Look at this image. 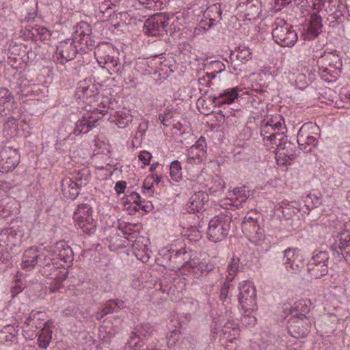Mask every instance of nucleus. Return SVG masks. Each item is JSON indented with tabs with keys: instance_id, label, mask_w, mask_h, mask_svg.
Returning <instances> with one entry per match:
<instances>
[{
	"instance_id": "nucleus-1",
	"label": "nucleus",
	"mask_w": 350,
	"mask_h": 350,
	"mask_svg": "<svg viewBox=\"0 0 350 350\" xmlns=\"http://www.w3.org/2000/svg\"><path fill=\"white\" fill-rule=\"evenodd\" d=\"M156 333L154 325L146 323H141L133 329L127 345L131 348L139 347V350L155 347L158 342L154 338Z\"/></svg>"
},
{
	"instance_id": "nucleus-2",
	"label": "nucleus",
	"mask_w": 350,
	"mask_h": 350,
	"mask_svg": "<svg viewBox=\"0 0 350 350\" xmlns=\"http://www.w3.org/2000/svg\"><path fill=\"white\" fill-rule=\"evenodd\" d=\"M116 54L114 49L108 44L97 46L94 51L98 64L101 67L106 68L111 75L114 73H121L122 65L118 57H116Z\"/></svg>"
},
{
	"instance_id": "nucleus-3",
	"label": "nucleus",
	"mask_w": 350,
	"mask_h": 350,
	"mask_svg": "<svg viewBox=\"0 0 350 350\" xmlns=\"http://www.w3.org/2000/svg\"><path fill=\"white\" fill-rule=\"evenodd\" d=\"M231 217L227 215H219L212 218L207 229L208 239L215 243L224 240L230 229Z\"/></svg>"
},
{
	"instance_id": "nucleus-4",
	"label": "nucleus",
	"mask_w": 350,
	"mask_h": 350,
	"mask_svg": "<svg viewBox=\"0 0 350 350\" xmlns=\"http://www.w3.org/2000/svg\"><path fill=\"white\" fill-rule=\"evenodd\" d=\"M319 128L317 124L307 122L302 125L297 133V144L301 150L310 152L318 144Z\"/></svg>"
},
{
	"instance_id": "nucleus-5",
	"label": "nucleus",
	"mask_w": 350,
	"mask_h": 350,
	"mask_svg": "<svg viewBox=\"0 0 350 350\" xmlns=\"http://www.w3.org/2000/svg\"><path fill=\"white\" fill-rule=\"evenodd\" d=\"M272 36L275 42L282 47H291L297 41V34L293 27L283 20L275 23Z\"/></svg>"
},
{
	"instance_id": "nucleus-6",
	"label": "nucleus",
	"mask_w": 350,
	"mask_h": 350,
	"mask_svg": "<svg viewBox=\"0 0 350 350\" xmlns=\"http://www.w3.org/2000/svg\"><path fill=\"white\" fill-rule=\"evenodd\" d=\"M92 207L88 204H81L73 214L75 225L87 234L96 231V224L92 215Z\"/></svg>"
},
{
	"instance_id": "nucleus-7",
	"label": "nucleus",
	"mask_w": 350,
	"mask_h": 350,
	"mask_svg": "<svg viewBox=\"0 0 350 350\" xmlns=\"http://www.w3.org/2000/svg\"><path fill=\"white\" fill-rule=\"evenodd\" d=\"M301 310V312L295 314H293L292 310L291 311L293 318L289 321L288 332L293 338H298L306 336L311 326V323L308 317L303 313L308 311V308L306 306Z\"/></svg>"
},
{
	"instance_id": "nucleus-8",
	"label": "nucleus",
	"mask_w": 350,
	"mask_h": 350,
	"mask_svg": "<svg viewBox=\"0 0 350 350\" xmlns=\"http://www.w3.org/2000/svg\"><path fill=\"white\" fill-rule=\"evenodd\" d=\"M238 300L243 310L245 312L256 309V290L250 282L243 281L239 286Z\"/></svg>"
},
{
	"instance_id": "nucleus-9",
	"label": "nucleus",
	"mask_w": 350,
	"mask_h": 350,
	"mask_svg": "<svg viewBox=\"0 0 350 350\" xmlns=\"http://www.w3.org/2000/svg\"><path fill=\"white\" fill-rule=\"evenodd\" d=\"M282 262L287 271L297 274L304 267L303 256L297 249L288 248L283 252Z\"/></svg>"
},
{
	"instance_id": "nucleus-10",
	"label": "nucleus",
	"mask_w": 350,
	"mask_h": 350,
	"mask_svg": "<svg viewBox=\"0 0 350 350\" xmlns=\"http://www.w3.org/2000/svg\"><path fill=\"white\" fill-rule=\"evenodd\" d=\"M77 42L75 39L68 38L59 43L57 46L55 57L61 64L75 59L78 53Z\"/></svg>"
},
{
	"instance_id": "nucleus-11",
	"label": "nucleus",
	"mask_w": 350,
	"mask_h": 350,
	"mask_svg": "<svg viewBox=\"0 0 350 350\" xmlns=\"http://www.w3.org/2000/svg\"><path fill=\"white\" fill-rule=\"evenodd\" d=\"M20 155L16 149L5 147L0 151V172L7 173L18 165Z\"/></svg>"
},
{
	"instance_id": "nucleus-12",
	"label": "nucleus",
	"mask_w": 350,
	"mask_h": 350,
	"mask_svg": "<svg viewBox=\"0 0 350 350\" xmlns=\"http://www.w3.org/2000/svg\"><path fill=\"white\" fill-rule=\"evenodd\" d=\"M169 25V18L162 14H156L149 17L144 23L146 34L156 36Z\"/></svg>"
},
{
	"instance_id": "nucleus-13",
	"label": "nucleus",
	"mask_w": 350,
	"mask_h": 350,
	"mask_svg": "<svg viewBox=\"0 0 350 350\" xmlns=\"http://www.w3.org/2000/svg\"><path fill=\"white\" fill-rule=\"evenodd\" d=\"M206 158V144L205 138L200 137L195 144L188 150L187 163L189 164H200Z\"/></svg>"
},
{
	"instance_id": "nucleus-14",
	"label": "nucleus",
	"mask_w": 350,
	"mask_h": 350,
	"mask_svg": "<svg viewBox=\"0 0 350 350\" xmlns=\"http://www.w3.org/2000/svg\"><path fill=\"white\" fill-rule=\"evenodd\" d=\"M22 230L20 228H5L0 232V246L5 247L7 250L18 245L23 236Z\"/></svg>"
},
{
	"instance_id": "nucleus-15",
	"label": "nucleus",
	"mask_w": 350,
	"mask_h": 350,
	"mask_svg": "<svg viewBox=\"0 0 350 350\" xmlns=\"http://www.w3.org/2000/svg\"><path fill=\"white\" fill-rule=\"evenodd\" d=\"M295 157L296 147L294 144L286 140L284 144H279V150L275 152V159L278 164H290Z\"/></svg>"
},
{
	"instance_id": "nucleus-16",
	"label": "nucleus",
	"mask_w": 350,
	"mask_h": 350,
	"mask_svg": "<svg viewBox=\"0 0 350 350\" xmlns=\"http://www.w3.org/2000/svg\"><path fill=\"white\" fill-rule=\"evenodd\" d=\"M51 256L57 257L63 262V266H70L74 258L72 248L64 241H59L51 247Z\"/></svg>"
},
{
	"instance_id": "nucleus-17",
	"label": "nucleus",
	"mask_w": 350,
	"mask_h": 350,
	"mask_svg": "<svg viewBox=\"0 0 350 350\" xmlns=\"http://www.w3.org/2000/svg\"><path fill=\"white\" fill-rule=\"evenodd\" d=\"M92 28L85 22H81L77 27L73 39L80 44L87 47L93 46L95 41L92 38Z\"/></svg>"
},
{
	"instance_id": "nucleus-18",
	"label": "nucleus",
	"mask_w": 350,
	"mask_h": 350,
	"mask_svg": "<svg viewBox=\"0 0 350 350\" xmlns=\"http://www.w3.org/2000/svg\"><path fill=\"white\" fill-rule=\"evenodd\" d=\"M286 130L284 124V120L281 116H277L271 118L260 128V135L263 138L264 144L268 139L269 135H271L276 131Z\"/></svg>"
},
{
	"instance_id": "nucleus-19",
	"label": "nucleus",
	"mask_w": 350,
	"mask_h": 350,
	"mask_svg": "<svg viewBox=\"0 0 350 350\" xmlns=\"http://www.w3.org/2000/svg\"><path fill=\"white\" fill-rule=\"evenodd\" d=\"M240 91L241 89L236 87L225 90L223 92L214 94L210 97L212 99L213 103L215 105L220 106L224 104H231L238 98L239 92Z\"/></svg>"
},
{
	"instance_id": "nucleus-20",
	"label": "nucleus",
	"mask_w": 350,
	"mask_h": 350,
	"mask_svg": "<svg viewBox=\"0 0 350 350\" xmlns=\"http://www.w3.org/2000/svg\"><path fill=\"white\" fill-rule=\"evenodd\" d=\"M208 200V195L200 191L192 195L187 204V210L189 213L200 212L204 209V206Z\"/></svg>"
},
{
	"instance_id": "nucleus-21",
	"label": "nucleus",
	"mask_w": 350,
	"mask_h": 350,
	"mask_svg": "<svg viewBox=\"0 0 350 350\" xmlns=\"http://www.w3.org/2000/svg\"><path fill=\"white\" fill-rule=\"evenodd\" d=\"M321 21L322 18L319 15L314 14L311 16L309 24L304 28L303 36L305 40H312L318 36L322 27Z\"/></svg>"
},
{
	"instance_id": "nucleus-22",
	"label": "nucleus",
	"mask_w": 350,
	"mask_h": 350,
	"mask_svg": "<svg viewBox=\"0 0 350 350\" xmlns=\"http://www.w3.org/2000/svg\"><path fill=\"white\" fill-rule=\"evenodd\" d=\"M61 187L63 196L72 200H75L79 195L81 188L70 177H65L62 180Z\"/></svg>"
},
{
	"instance_id": "nucleus-23",
	"label": "nucleus",
	"mask_w": 350,
	"mask_h": 350,
	"mask_svg": "<svg viewBox=\"0 0 350 350\" xmlns=\"http://www.w3.org/2000/svg\"><path fill=\"white\" fill-rule=\"evenodd\" d=\"M334 57L336 61L334 64H329L330 68L322 67L320 68L321 77L327 82L336 81L341 72L342 62L337 56Z\"/></svg>"
},
{
	"instance_id": "nucleus-24",
	"label": "nucleus",
	"mask_w": 350,
	"mask_h": 350,
	"mask_svg": "<svg viewBox=\"0 0 350 350\" xmlns=\"http://www.w3.org/2000/svg\"><path fill=\"white\" fill-rule=\"evenodd\" d=\"M178 266H181L183 269L191 272L196 278H199L204 274V267L205 265L200 262L198 258H191L189 255L184 262L180 261Z\"/></svg>"
},
{
	"instance_id": "nucleus-25",
	"label": "nucleus",
	"mask_w": 350,
	"mask_h": 350,
	"mask_svg": "<svg viewBox=\"0 0 350 350\" xmlns=\"http://www.w3.org/2000/svg\"><path fill=\"white\" fill-rule=\"evenodd\" d=\"M38 250L36 247L26 250L22 257L21 268L25 271L32 270L38 265Z\"/></svg>"
},
{
	"instance_id": "nucleus-26",
	"label": "nucleus",
	"mask_w": 350,
	"mask_h": 350,
	"mask_svg": "<svg viewBox=\"0 0 350 350\" xmlns=\"http://www.w3.org/2000/svg\"><path fill=\"white\" fill-rule=\"evenodd\" d=\"M13 105V97L9 90L5 88L0 90V116L5 117L11 115Z\"/></svg>"
},
{
	"instance_id": "nucleus-27",
	"label": "nucleus",
	"mask_w": 350,
	"mask_h": 350,
	"mask_svg": "<svg viewBox=\"0 0 350 350\" xmlns=\"http://www.w3.org/2000/svg\"><path fill=\"white\" fill-rule=\"evenodd\" d=\"M41 274L46 278L53 280L49 287L51 293H55L58 291L62 286V282H64L68 276L67 272L60 271L57 273H48L44 269L41 271Z\"/></svg>"
},
{
	"instance_id": "nucleus-28",
	"label": "nucleus",
	"mask_w": 350,
	"mask_h": 350,
	"mask_svg": "<svg viewBox=\"0 0 350 350\" xmlns=\"http://www.w3.org/2000/svg\"><path fill=\"white\" fill-rule=\"evenodd\" d=\"M285 131H276L268 137V139L265 141V146L269 150L273 149V152H276L279 150V144H284L287 140V137L284 135Z\"/></svg>"
},
{
	"instance_id": "nucleus-29",
	"label": "nucleus",
	"mask_w": 350,
	"mask_h": 350,
	"mask_svg": "<svg viewBox=\"0 0 350 350\" xmlns=\"http://www.w3.org/2000/svg\"><path fill=\"white\" fill-rule=\"evenodd\" d=\"M243 5L245 15L248 20H255L258 18L261 12V3L258 0H247Z\"/></svg>"
},
{
	"instance_id": "nucleus-30",
	"label": "nucleus",
	"mask_w": 350,
	"mask_h": 350,
	"mask_svg": "<svg viewBox=\"0 0 350 350\" xmlns=\"http://www.w3.org/2000/svg\"><path fill=\"white\" fill-rule=\"evenodd\" d=\"M38 259V265L41 267L40 269V273L44 269L46 270L48 273H57L60 271L52 262L53 258L48 254L44 252L39 253Z\"/></svg>"
},
{
	"instance_id": "nucleus-31",
	"label": "nucleus",
	"mask_w": 350,
	"mask_h": 350,
	"mask_svg": "<svg viewBox=\"0 0 350 350\" xmlns=\"http://www.w3.org/2000/svg\"><path fill=\"white\" fill-rule=\"evenodd\" d=\"M189 254L185 250H172V252L168 250L167 251V253L163 255V258L170 261H173L176 265L175 267L180 269H183V267L181 266H178L179 262H184L186 260Z\"/></svg>"
},
{
	"instance_id": "nucleus-32",
	"label": "nucleus",
	"mask_w": 350,
	"mask_h": 350,
	"mask_svg": "<svg viewBox=\"0 0 350 350\" xmlns=\"http://www.w3.org/2000/svg\"><path fill=\"white\" fill-rule=\"evenodd\" d=\"M75 183H77L79 187L86 186L91 179V172L88 167H83L81 170H76L72 173L71 178Z\"/></svg>"
},
{
	"instance_id": "nucleus-33",
	"label": "nucleus",
	"mask_w": 350,
	"mask_h": 350,
	"mask_svg": "<svg viewBox=\"0 0 350 350\" xmlns=\"http://www.w3.org/2000/svg\"><path fill=\"white\" fill-rule=\"evenodd\" d=\"M94 85L90 84V81L84 80L79 82L77 88V94L79 98H90L94 95Z\"/></svg>"
},
{
	"instance_id": "nucleus-34",
	"label": "nucleus",
	"mask_w": 350,
	"mask_h": 350,
	"mask_svg": "<svg viewBox=\"0 0 350 350\" xmlns=\"http://www.w3.org/2000/svg\"><path fill=\"white\" fill-rule=\"evenodd\" d=\"M328 264H308V272L311 277L319 279L328 273Z\"/></svg>"
},
{
	"instance_id": "nucleus-35",
	"label": "nucleus",
	"mask_w": 350,
	"mask_h": 350,
	"mask_svg": "<svg viewBox=\"0 0 350 350\" xmlns=\"http://www.w3.org/2000/svg\"><path fill=\"white\" fill-rule=\"evenodd\" d=\"M276 211L281 213L282 215H280L279 216L283 217L285 219H291L299 212V210L289 202H282L281 204L276 207Z\"/></svg>"
},
{
	"instance_id": "nucleus-36",
	"label": "nucleus",
	"mask_w": 350,
	"mask_h": 350,
	"mask_svg": "<svg viewBox=\"0 0 350 350\" xmlns=\"http://www.w3.org/2000/svg\"><path fill=\"white\" fill-rule=\"evenodd\" d=\"M210 66L213 70L211 72L206 73V77L208 79L206 83V85L208 87H211L213 85L212 80L215 78L217 74L224 71L226 69L225 65L220 61L211 62L210 63Z\"/></svg>"
},
{
	"instance_id": "nucleus-37",
	"label": "nucleus",
	"mask_w": 350,
	"mask_h": 350,
	"mask_svg": "<svg viewBox=\"0 0 350 350\" xmlns=\"http://www.w3.org/2000/svg\"><path fill=\"white\" fill-rule=\"evenodd\" d=\"M125 307V303L123 301L118 299H114L106 301L104 309L107 314H109L113 312H117Z\"/></svg>"
},
{
	"instance_id": "nucleus-38",
	"label": "nucleus",
	"mask_w": 350,
	"mask_h": 350,
	"mask_svg": "<svg viewBox=\"0 0 350 350\" xmlns=\"http://www.w3.org/2000/svg\"><path fill=\"white\" fill-rule=\"evenodd\" d=\"M329 255L325 251L315 250L308 264H328Z\"/></svg>"
},
{
	"instance_id": "nucleus-39",
	"label": "nucleus",
	"mask_w": 350,
	"mask_h": 350,
	"mask_svg": "<svg viewBox=\"0 0 350 350\" xmlns=\"http://www.w3.org/2000/svg\"><path fill=\"white\" fill-rule=\"evenodd\" d=\"M251 53L249 49L243 47H239L237 51L232 52L230 55V59L243 62L247 61L251 58Z\"/></svg>"
},
{
	"instance_id": "nucleus-40",
	"label": "nucleus",
	"mask_w": 350,
	"mask_h": 350,
	"mask_svg": "<svg viewBox=\"0 0 350 350\" xmlns=\"http://www.w3.org/2000/svg\"><path fill=\"white\" fill-rule=\"evenodd\" d=\"M239 271V259L232 258L227 267L228 275H226L227 282H232L237 273Z\"/></svg>"
},
{
	"instance_id": "nucleus-41",
	"label": "nucleus",
	"mask_w": 350,
	"mask_h": 350,
	"mask_svg": "<svg viewBox=\"0 0 350 350\" xmlns=\"http://www.w3.org/2000/svg\"><path fill=\"white\" fill-rule=\"evenodd\" d=\"M221 14L222 12L219 4L211 5L208 7L205 11V14L210 18V21H211L221 19Z\"/></svg>"
},
{
	"instance_id": "nucleus-42",
	"label": "nucleus",
	"mask_w": 350,
	"mask_h": 350,
	"mask_svg": "<svg viewBox=\"0 0 350 350\" xmlns=\"http://www.w3.org/2000/svg\"><path fill=\"white\" fill-rule=\"evenodd\" d=\"M170 171V176L175 182L182 178V167L178 161L175 160L171 163Z\"/></svg>"
},
{
	"instance_id": "nucleus-43",
	"label": "nucleus",
	"mask_w": 350,
	"mask_h": 350,
	"mask_svg": "<svg viewBox=\"0 0 350 350\" xmlns=\"http://www.w3.org/2000/svg\"><path fill=\"white\" fill-rule=\"evenodd\" d=\"M1 204H0V213L2 217H6L11 215L14 211V208H13L12 206L14 204L13 200H10L7 202L8 198L3 199Z\"/></svg>"
},
{
	"instance_id": "nucleus-44",
	"label": "nucleus",
	"mask_w": 350,
	"mask_h": 350,
	"mask_svg": "<svg viewBox=\"0 0 350 350\" xmlns=\"http://www.w3.org/2000/svg\"><path fill=\"white\" fill-rule=\"evenodd\" d=\"M90 129V126H89L88 122L86 121V119L83 116L82 119L77 122L73 133L75 135H79L81 133H86Z\"/></svg>"
},
{
	"instance_id": "nucleus-45",
	"label": "nucleus",
	"mask_w": 350,
	"mask_h": 350,
	"mask_svg": "<svg viewBox=\"0 0 350 350\" xmlns=\"http://www.w3.org/2000/svg\"><path fill=\"white\" fill-rule=\"evenodd\" d=\"M232 288H233V286L230 284L229 282H225L222 284L220 289L219 299L223 303L230 301L231 295H229V293Z\"/></svg>"
},
{
	"instance_id": "nucleus-46",
	"label": "nucleus",
	"mask_w": 350,
	"mask_h": 350,
	"mask_svg": "<svg viewBox=\"0 0 350 350\" xmlns=\"http://www.w3.org/2000/svg\"><path fill=\"white\" fill-rule=\"evenodd\" d=\"M27 6H28L27 8V14L25 16V18L27 21H31L33 20L37 15L38 12V3L35 1L33 2H27Z\"/></svg>"
},
{
	"instance_id": "nucleus-47",
	"label": "nucleus",
	"mask_w": 350,
	"mask_h": 350,
	"mask_svg": "<svg viewBox=\"0 0 350 350\" xmlns=\"http://www.w3.org/2000/svg\"><path fill=\"white\" fill-rule=\"evenodd\" d=\"M258 227H260V226L258 222L252 224L242 222L241 224L242 230L246 232L249 237L252 235L254 232H258Z\"/></svg>"
},
{
	"instance_id": "nucleus-48",
	"label": "nucleus",
	"mask_w": 350,
	"mask_h": 350,
	"mask_svg": "<svg viewBox=\"0 0 350 350\" xmlns=\"http://www.w3.org/2000/svg\"><path fill=\"white\" fill-rule=\"evenodd\" d=\"M31 32L33 36H40L39 39L42 40L46 38V35L49 33V30L44 27L36 25L32 27Z\"/></svg>"
},
{
	"instance_id": "nucleus-49",
	"label": "nucleus",
	"mask_w": 350,
	"mask_h": 350,
	"mask_svg": "<svg viewBox=\"0 0 350 350\" xmlns=\"http://www.w3.org/2000/svg\"><path fill=\"white\" fill-rule=\"evenodd\" d=\"M346 245H350V235L347 234H342L339 239V243H336L334 246V250L336 252V248L338 247L339 249V253H341L343 251V247L346 246Z\"/></svg>"
},
{
	"instance_id": "nucleus-50",
	"label": "nucleus",
	"mask_w": 350,
	"mask_h": 350,
	"mask_svg": "<svg viewBox=\"0 0 350 350\" xmlns=\"http://www.w3.org/2000/svg\"><path fill=\"white\" fill-rule=\"evenodd\" d=\"M250 239L256 244H260L262 241H263L265 239L264 230L258 227V232H254L252 235L250 236Z\"/></svg>"
},
{
	"instance_id": "nucleus-51",
	"label": "nucleus",
	"mask_w": 350,
	"mask_h": 350,
	"mask_svg": "<svg viewBox=\"0 0 350 350\" xmlns=\"http://www.w3.org/2000/svg\"><path fill=\"white\" fill-rule=\"evenodd\" d=\"M295 85L299 89H304L308 85L307 77L304 74L298 73L295 79Z\"/></svg>"
},
{
	"instance_id": "nucleus-52",
	"label": "nucleus",
	"mask_w": 350,
	"mask_h": 350,
	"mask_svg": "<svg viewBox=\"0 0 350 350\" xmlns=\"http://www.w3.org/2000/svg\"><path fill=\"white\" fill-rule=\"evenodd\" d=\"M245 188H236L234 189V195L236 196V199L238 200L240 203L244 202L247 200V197L245 193Z\"/></svg>"
},
{
	"instance_id": "nucleus-53",
	"label": "nucleus",
	"mask_w": 350,
	"mask_h": 350,
	"mask_svg": "<svg viewBox=\"0 0 350 350\" xmlns=\"http://www.w3.org/2000/svg\"><path fill=\"white\" fill-rule=\"evenodd\" d=\"M139 159L142 161L144 165H148L150 163L152 155L148 151H142L139 153Z\"/></svg>"
},
{
	"instance_id": "nucleus-54",
	"label": "nucleus",
	"mask_w": 350,
	"mask_h": 350,
	"mask_svg": "<svg viewBox=\"0 0 350 350\" xmlns=\"http://www.w3.org/2000/svg\"><path fill=\"white\" fill-rule=\"evenodd\" d=\"M111 5H112V3L110 2V1H109V0L104 1L99 5L98 8H99L100 12L103 14L107 13L110 15L111 14L109 12V10H111Z\"/></svg>"
},
{
	"instance_id": "nucleus-55",
	"label": "nucleus",
	"mask_w": 350,
	"mask_h": 350,
	"mask_svg": "<svg viewBox=\"0 0 350 350\" xmlns=\"http://www.w3.org/2000/svg\"><path fill=\"white\" fill-rule=\"evenodd\" d=\"M139 3L144 5L146 8L152 9L157 7L159 0H139Z\"/></svg>"
},
{
	"instance_id": "nucleus-56",
	"label": "nucleus",
	"mask_w": 350,
	"mask_h": 350,
	"mask_svg": "<svg viewBox=\"0 0 350 350\" xmlns=\"http://www.w3.org/2000/svg\"><path fill=\"white\" fill-rule=\"evenodd\" d=\"M16 339V334H8L0 332V340L3 341L13 342Z\"/></svg>"
},
{
	"instance_id": "nucleus-57",
	"label": "nucleus",
	"mask_w": 350,
	"mask_h": 350,
	"mask_svg": "<svg viewBox=\"0 0 350 350\" xmlns=\"http://www.w3.org/2000/svg\"><path fill=\"white\" fill-rule=\"evenodd\" d=\"M86 119V121L88 122L89 126H90V129L94 126V124L98 120V118L92 116V114H89L88 113L83 116Z\"/></svg>"
},
{
	"instance_id": "nucleus-58",
	"label": "nucleus",
	"mask_w": 350,
	"mask_h": 350,
	"mask_svg": "<svg viewBox=\"0 0 350 350\" xmlns=\"http://www.w3.org/2000/svg\"><path fill=\"white\" fill-rule=\"evenodd\" d=\"M126 183L125 181H118L115 185V190L118 193H122L126 189Z\"/></svg>"
},
{
	"instance_id": "nucleus-59",
	"label": "nucleus",
	"mask_w": 350,
	"mask_h": 350,
	"mask_svg": "<svg viewBox=\"0 0 350 350\" xmlns=\"http://www.w3.org/2000/svg\"><path fill=\"white\" fill-rule=\"evenodd\" d=\"M131 200H133V202L137 204L138 206L141 205L142 203H145L144 200H142L140 195L136 192H133L130 195Z\"/></svg>"
},
{
	"instance_id": "nucleus-60",
	"label": "nucleus",
	"mask_w": 350,
	"mask_h": 350,
	"mask_svg": "<svg viewBox=\"0 0 350 350\" xmlns=\"http://www.w3.org/2000/svg\"><path fill=\"white\" fill-rule=\"evenodd\" d=\"M39 314H40V312H34L33 311H32L29 314V317L26 319L25 322V324H27V325H31L32 321L36 318V316L39 315Z\"/></svg>"
},
{
	"instance_id": "nucleus-61",
	"label": "nucleus",
	"mask_w": 350,
	"mask_h": 350,
	"mask_svg": "<svg viewBox=\"0 0 350 350\" xmlns=\"http://www.w3.org/2000/svg\"><path fill=\"white\" fill-rule=\"evenodd\" d=\"M1 332L8 334H16V331L13 325H8L3 327Z\"/></svg>"
},
{
	"instance_id": "nucleus-62",
	"label": "nucleus",
	"mask_w": 350,
	"mask_h": 350,
	"mask_svg": "<svg viewBox=\"0 0 350 350\" xmlns=\"http://www.w3.org/2000/svg\"><path fill=\"white\" fill-rule=\"evenodd\" d=\"M179 334H180L179 329H174L172 332H170V336L168 334L167 335V338H169L170 340L173 339L172 342H174L175 340H178V336Z\"/></svg>"
},
{
	"instance_id": "nucleus-63",
	"label": "nucleus",
	"mask_w": 350,
	"mask_h": 350,
	"mask_svg": "<svg viewBox=\"0 0 350 350\" xmlns=\"http://www.w3.org/2000/svg\"><path fill=\"white\" fill-rule=\"evenodd\" d=\"M152 188V185L147 186L146 185V183H144L142 186L144 193L148 194V196H151L152 193H153Z\"/></svg>"
},
{
	"instance_id": "nucleus-64",
	"label": "nucleus",
	"mask_w": 350,
	"mask_h": 350,
	"mask_svg": "<svg viewBox=\"0 0 350 350\" xmlns=\"http://www.w3.org/2000/svg\"><path fill=\"white\" fill-rule=\"evenodd\" d=\"M292 2V0H275V4L279 6L278 9L281 7H284Z\"/></svg>"
}]
</instances>
